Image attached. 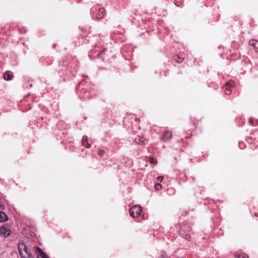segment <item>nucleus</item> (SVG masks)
<instances>
[{
  "instance_id": "nucleus-1",
  "label": "nucleus",
  "mask_w": 258,
  "mask_h": 258,
  "mask_svg": "<svg viewBox=\"0 0 258 258\" xmlns=\"http://www.w3.org/2000/svg\"><path fill=\"white\" fill-rule=\"evenodd\" d=\"M19 249L22 258H31L30 250L24 244H19Z\"/></svg>"
},
{
  "instance_id": "nucleus-2",
  "label": "nucleus",
  "mask_w": 258,
  "mask_h": 258,
  "mask_svg": "<svg viewBox=\"0 0 258 258\" xmlns=\"http://www.w3.org/2000/svg\"><path fill=\"white\" fill-rule=\"evenodd\" d=\"M141 207L140 206H135L132 207L130 210V213L131 217L136 218L140 216Z\"/></svg>"
},
{
  "instance_id": "nucleus-3",
  "label": "nucleus",
  "mask_w": 258,
  "mask_h": 258,
  "mask_svg": "<svg viewBox=\"0 0 258 258\" xmlns=\"http://www.w3.org/2000/svg\"><path fill=\"white\" fill-rule=\"evenodd\" d=\"M10 230L6 226H3L0 228V235L4 237H7L10 235Z\"/></svg>"
},
{
  "instance_id": "nucleus-4",
  "label": "nucleus",
  "mask_w": 258,
  "mask_h": 258,
  "mask_svg": "<svg viewBox=\"0 0 258 258\" xmlns=\"http://www.w3.org/2000/svg\"><path fill=\"white\" fill-rule=\"evenodd\" d=\"M13 77V74L12 72L8 71L4 74V78L5 80H11Z\"/></svg>"
},
{
  "instance_id": "nucleus-5",
  "label": "nucleus",
  "mask_w": 258,
  "mask_h": 258,
  "mask_svg": "<svg viewBox=\"0 0 258 258\" xmlns=\"http://www.w3.org/2000/svg\"><path fill=\"white\" fill-rule=\"evenodd\" d=\"M249 44L253 47L256 52H258V41L252 39L249 40Z\"/></svg>"
},
{
  "instance_id": "nucleus-6",
  "label": "nucleus",
  "mask_w": 258,
  "mask_h": 258,
  "mask_svg": "<svg viewBox=\"0 0 258 258\" xmlns=\"http://www.w3.org/2000/svg\"><path fill=\"white\" fill-rule=\"evenodd\" d=\"M233 82H229L227 83H226L225 86L224 87V91H225V93L228 95L230 94L231 93V90L229 89L230 87L232 86V84H233Z\"/></svg>"
},
{
  "instance_id": "nucleus-7",
  "label": "nucleus",
  "mask_w": 258,
  "mask_h": 258,
  "mask_svg": "<svg viewBox=\"0 0 258 258\" xmlns=\"http://www.w3.org/2000/svg\"><path fill=\"white\" fill-rule=\"evenodd\" d=\"M37 258H48L46 254L39 248H37Z\"/></svg>"
},
{
  "instance_id": "nucleus-8",
  "label": "nucleus",
  "mask_w": 258,
  "mask_h": 258,
  "mask_svg": "<svg viewBox=\"0 0 258 258\" xmlns=\"http://www.w3.org/2000/svg\"><path fill=\"white\" fill-rule=\"evenodd\" d=\"M8 220L7 215L3 212L0 211V222H4Z\"/></svg>"
},
{
  "instance_id": "nucleus-9",
  "label": "nucleus",
  "mask_w": 258,
  "mask_h": 258,
  "mask_svg": "<svg viewBox=\"0 0 258 258\" xmlns=\"http://www.w3.org/2000/svg\"><path fill=\"white\" fill-rule=\"evenodd\" d=\"M172 138V134L169 132H165L163 134V138L165 140H169Z\"/></svg>"
},
{
  "instance_id": "nucleus-10",
  "label": "nucleus",
  "mask_w": 258,
  "mask_h": 258,
  "mask_svg": "<svg viewBox=\"0 0 258 258\" xmlns=\"http://www.w3.org/2000/svg\"><path fill=\"white\" fill-rule=\"evenodd\" d=\"M82 143L83 145L86 146L87 148L90 147V144L88 143V138L86 136H84L82 138Z\"/></svg>"
},
{
  "instance_id": "nucleus-11",
  "label": "nucleus",
  "mask_w": 258,
  "mask_h": 258,
  "mask_svg": "<svg viewBox=\"0 0 258 258\" xmlns=\"http://www.w3.org/2000/svg\"><path fill=\"white\" fill-rule=\"evenodd\" d=\"M136 142L139 144H145L146 141V139L142 137H138L135 139Z\"/></svg>"
},
{
  "instance_id": "nucleus-12",
  "label": "nucleus",
  "mask_w": 258,
  "mask_h": 258,
  "mask_svg": "<svg viewBox=\"0 0 258 258\" xmlns=\"http://www.w3.org/2000/svg\"><path fill=\"white\" fill-rule=\"evenodd\" d=\"M105 10L103 8H101L99 10V14L97 16L98 19L102 18L104 16V13Z\"/></svg>"
},
{
  "instance_id": "nucleus-13",
  "label": "nucleus",
  "mask_w": 258,
  "mask_h": 258,
  "mask_svg": "<svg viewBox=\"0 0 258 258\" xmlns=\"http://www.w3.org/2000/svg\"><path fill=\"white\" fill-rule=\"evenodd\" d=\"M154 187H155V189L156 190H160V189H161V188H162V185H161V184H160V183H157V184H156L155 185Z\"/></svg>"
},
{
  "instance_id": "nucleus-14",
  "label": "nucleus",
  "mask_w": 258,
  "mask_h": 258,
  "mask_svg": "<svg viewBox=\"0 0 258 258\" xmlns=\"http://www.w3.org/2000/svg\"><path fill=\"white\" fill-rule=\"evenodd\" d=\"M104 151L102 150H99L98 152V154L99 156H102L104 154Z\"/></svg>"
},
{
  "instance_id": "nucleus-15",
  "label": "nucleus",
  "mask_w": 258,
  "mask_h": 258,
  "mask_svg": "<svg viewBox=\"0 0 258 258\" xmlns=\"http://www.w3.org/2000/svg\"><path fill=\"white\" fill-rule=\"evenodd\" d=\"M150 162L152 164H156V161L153 158H151L149 159Z\"/></svg>"
},
{
  "instance_id": "nucleus-16",
  "label": "nucleus",
  "mask_w": 258,
  "mask_h": 258,
  "mask_svg": "<svg viewBox=\"0 0 258 258\" xmlns=\"http://www.w3.org/2000/svg\"><path fill=\"white\" fill-rule=\"evenodd\" d=\"M239 258H248L247 255L245 254H242L239 256Z\"/></svg>"
},
{
  "instance_id": "nucleus-17",
  "label": "nucleus",
  "mask_w": 258,
  "mask_h": 258,
  "mask_svg": "<svg viewBox=\"0 0 258 258\" xmlns=\"http://www.w3.org/2000/svg\"><path fill=\"white\" fill-rule=\"evenodd\" d=\"M4 206L3 204L1 202H0V209H4Z\"/></svg>"
},
{
  "instance_id": "nucleus-18",
  "label": "nucleus",
  "mask_w": 258,
  "mask_h": 258,
  "mask_svg": "<svg viewBox=\"0 0 258 258\" xmlns=\"http://www.w3.org/2000/svg\"><path fill=\"white\" fill-rule=\"evenodd\" d=\"M163 179V176H159V177H158V180L159 181H162Z\"/></svg>"
},
{
  "instance_id": "nucleus-19",
  "label": "nucleus",
  "mask_w": 258,
  "mask_h": 258,
  "mask_svg": "<svg viewBox=\"0 0 258 258\" xmlns=\"http://www.w3.org/2000/svg\"><path fill=\"white\" fill-rule=\"evenodd\" d=\"M182 61V58H179V59H178V62H181Z\"/></svg>"
}]
</instances>
